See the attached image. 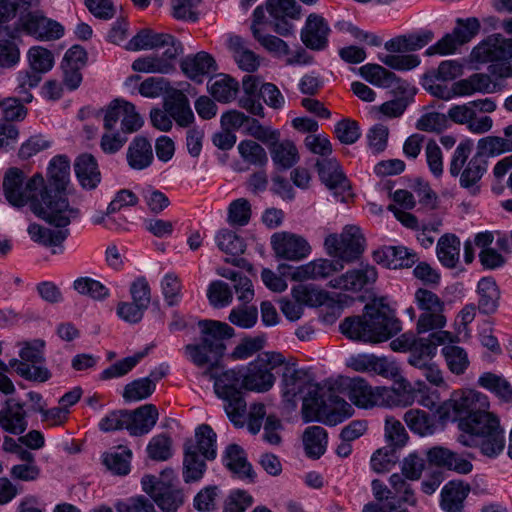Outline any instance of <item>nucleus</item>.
Listing matches in <instances>:
<instances>
[{"instance_id": "f257e3e1", "label": "nucleus", "mask_w": 512, "mask_h": 512, "mask_svg": "<svg viewBox=\"0 0 512 512\" xmlns=\"http://www.w3.org/2000/svg\"><path fill=\"white\" fill-rule=\"evenodd\" d=\"M280 367L282 397L293 408L302 400V413L306 421L317 419L326 425L335 426L352 416V406L338 397L335 398L332 409L326 411L322 408V401L317 397L318 385L307 370L285 361Z\"/></svg>"}, {"instance_id": "f03ea898", "label": "nucleus", "mask_w": 512, "mask_h": 512, "mask_svg": "<svg viewBox=\"0 0 512 512\" xmlns=\"http://www.w3.org/2000/svg\"><path fill=\"white\" fill-rule=\"evenodd\" d=\"M201 342L187 344L184 354L196 367L202 369V376L207 379L216 377L221 369V359L226 350L225 338L234 335V329L227 323L203 320L199 322Z\"/></svg>"}, {"instance_id": "7ed1b4c3", "label": "nucleus", "mask_w": 512, "mask_h": 512, "mask_svg": "<svg viewBox=\"0 0 512 512\" xmlns=\"http://www.w3.org/2000/svg\"><path fill=\"white\" fill-rule=\"evenodd\" d=\"M340 330L349 339L379 343L400 332L401 323L397 318L379 308L366 305L362 316L346 318L340 324Z\"/></svg>"}, {"instance_id": "20e7f679", "label": "nucleus", "mask_w": 512, "mask_h": 512, "mask_svg": "<svg viewBox=\"0 0 512 512\" xmlns=\"http://www.w3.org/2000/svg\"><path fill=\"white\" fill-rule=\"evenodd\" d=\"M464 431L458 441L467 447H476L488 458H496L505 448V432L497 415H483L475 421L464 422Z\"/></svg>"}, {"instance_id": "39448f33", "label": "nucleus", "mask_w": 512, "mask_h": 512, "mask_svg": "<svg viewBox=\"0 0 512 512\" xmlns=\"http://www.w3.org/2000/svg\"><path fill=\"white\" fill-rule=\"evenodd\" d=\"M472 148L473 143L470 140L458 144L449 164V173L453 177L460 176V186L469 194L477 195L480 191L479 182L487 171V160L482 153H476L467 162Z\"/></svg>"}, {"instance_id": "423d86ee", "label": "nucleus", "mask_w": 512, "mask_h": 512, "mask_svg": "<svg viewBox=\"0 0 512 512\" xmlns=\"http://www.w3.org/2000/svg\"><path fill=\"white\" fill-rule=\"evenodd\" d=\"M512 39L496 33L488 36L475 46L471 59L476 63H491L489 72L500 78L512 77Z\"/></svg>"}, {"instance_id": "0eeeda50", "label": "nucleus", "mask_w": 512, "mask_h": 512, "mask_svg": "<svg viewBox=\"0 0 512 512\" xmlns=\"http://www.w3.org/2000/svg\"><path fill=\"white\" fill-rule=\"evenodd\" d=\"M214 390L219 398L224 401V409L229 419L236 426H243L246 412V402L242 396L244 388L243 370L231 369L221 375L216 373Z\"/></svg>"}, {"instance_id": "6e6552de", "label": "nucleus", "mask_w": 512, "mask_h": 512, "mask_svg": "<svg viewBox=\"0 0 512 512\" xmlns=\"http://www.w3.org/2000/svg\"><path fill=\"white\" fill-rule=\"evenodd\" d=\"M176 479L175 472L166 469L159 477L145 475L141 480L143 491L163 512H177L185 502L183 490L175 485Z\"/></svg>"}, {"instance_id": "1a4fd4ad", "label": "nucleus", "mask_w": 512, "mask_h": 512, "mask_svg": "<svg viewBox=\"0 0 512 512\" xmlns=\"http://www.w3.org/2000/svg\"><path fill=\"white\" fill-rule=\"evenodd\" d=\"M44 178L35 174L27 179L19 168H9L3 178V191L6 200L14 207L20 208L39 199L45 188Z\"/></svg>"}, {"instance_id": "9d476101", "label": "nucleus", "mask_w": 512, "mask_h": 512, "mask_svg": "<svg viewBox=\"0 0 512 512\" xmlns=\"http://www.w3.org/2000/svg\"><path fill=\"white\" fill-rule=\"evenodd\" d=\"M32 211L56 227H66L79 216V210L71 206L63 191L44 188L39 199L32 202Z\"/></svg>"}, {"instance_id": "9b49d317", "label": "nucleus", "mask_w": 512, "mask_h": 512, "mask_svg": "<svg viewBox=\"0 0 512 512\" xmlns=\"http://www.w3.org/2000/svg\"><path fill=\"white\" fill-rule=\"evenodd\" d=\"M414 302L420 310L416 323L418 334L427 333L433 329H442L446 326L445 303L436 293L419 288L415 291Z\"/></svg>"}, {"instance_id": "f8f14e48", "label": "nucleus", "mask_w": 512, "mask_h": 512, "mask_svg": "<svg viewBox=\"0 0 512 512\" xmlns=\"http://www.w3.org/2000/svg\"><path fill=\"white\" fill-rule=\"evenodd\" d=\"M326 253L343 262H352L359 258L365 247V239L357 226H346L340 235L329 234L324 241Z\"/></svg>"}, {"instance_id": "ddd939ff", "label": "nucleus", "mask_w": 512, "mask_h": 512, "mask_svg": "<svg viewBox=\"0 0 512 512\" xmlns=\"http://www.w3.org/2000/svg\"><path fill=\"white\" fill-rule=\"evenodd\" d=\"M44 341L37 339L32 342H25L19 352L20 360L11 359L9 366L26 380L45 382L51 377L47 368L38 366L44 360Z\"/></svg>"}, {"instance_id": "4468645a", "label": "nucleus", "mask_w": 512, "mask_h": 512, "mask_svg": "<svg viewBox=\"0 0 512 512\" xmlns=\"http://www.w3.org/2000/svg\"><path fill=\"white\" fill-rule=\"evenodd\" d=\"M282 364H284V357L280 353L265 352L258 355L244 373V388L256 392L268 391L275 382L272 370Z\"/></svg>"}, {"instance_id": "2eb2a0df", "label": "nucleus", "mask_w": 512, "mask_h": 512, "mask_svg": "<svg viewBox=\"0 0 512 512\" xmlns=\"http://www.w3.org/2000/svg\"><path fill=\"white\" fill-rule=\"evenodd\" d=\"M449 408L459 418L458 427L464 431V422L480 420L483 415H493L489 411L490 402L488 397L476 390H465L454 393L449 400Z\"/></svg>"}, {"instance_id": "dca6fc26", "label": "nucleus", "mask_w": 512, "mask_h": 512, "mask_svg": "<svg viewBox=\"0 0 512 512\" xmlns=\"http://www.w3.org/2000/svg\"><path fill=\"white\" fill-rule=\"evenodd\" d=\"M378 278L375 266L360 264L358 267L330 279L328 286L332 289L357 293L372 286Z\"/></svg>"}, {"instance_id": "f3484780", "label": "nucleus", "mask_w": 512, "mask_h": 512, "mask_svg": "<svg viewBox=\"0 0 512 512\" xmlns=\"http://www.w3.org/2000/svg\"><path fill=\"white\" fill-rule=\"evenodd\" d=\"M17 30L38 40L52 41L64 35V27L57 21L47 18L39 12L22 15L17 23Z\"/></svg>"}, {"instance_id": "a211bd4d", "label": "nucleus", "mask_w": 512, "mask_h": 512, "mask_svg": "<svg viewBox=\"0 0 512 512\" xmlns=\"http://www.w3.org/2000/svg\"><path fill=\"white\" fill-rule=\"evenodd\" d=\"M271 246L277 258L288 261H301L311 253V246L303 236L286 231L274 233Z\"/></svg>"}, {"instance_id": "6ab92c4d", "label": "nucleus", "mask_w": 512, "mask_h": 512, "mask_svg": "<svg viewBox=\"0 0 512 512\" xmlns=\"http://www.w3.org/2000/svg\"><path fill=\"white\" fill-rule=\"evenodd\" d=\"M343 267L340 260L319 258L294 268L290 278L298 282L327 279Z\"/></svg>"}, {"instance_id": "aec40b11", "label": "nucleus", "mask_w": 512, "mask_h": 512, "mask_svg": "<svg viewBox=\"0 0 512 512\" xmlns=\"http://www.w3.org/2000/svg\"><path fill=\"white\" fill-rule=\"evenodd\" d=\"M266 9L274 19V30L280 35H289L293 25L288 19H297L300 15L295 0H267Z\"/></svg>"}, {"instance_id": "412c9836", "label": "nucleus", "mask_w": 512, "mask_h": 512, "mask_svg": "<svg viewBox=\"0 0 512 512\" xmlns=\"http://www.w3.org/2000/svg\"><path fill=\"white\" fill-rule=\"evenodd\" d=\"M373 259L389 269L412 267L417 261V254L405 246H384L373 252Z\"/></svg>"}, {"instance_id": "4be33fe9", "label": "nucleus", "mask_w": 512, "mask_h": 512, "mask_svg": "<svg viewBox=\"0 0 512 512\" xmlns=\"http://www.w3.org/2000/svg\"><path fill=\"white\" fill-rule=\"evenodd\" d=\"M382 390H384V387H372L360 377L351 379L348 384L349 399L361 408L382 407Z\"/></svg>"}, {"instance_id": "5701e85b", "label": "nucleus", "mask_w": 512, "mask_h": 512, "mask_svg": "<svg viewBox=\"0 0 512 512\" xmlns=\"http://www.w3.org/2000/svg\"><path fill=\"white\" fill-rule=\"evenodd\" d=\"M330 28L326 20L317 14L308 16L301 31V40L312 50H323L328 44Z\"/></svg>"}, {"instance_id": "b1692460", "label": "nucleus", "mask_w": 512, "mask_h": 512, "mask_svg": "<svg viewBox=\"0 0 512 512\" xmlns=\"http://www.w3.org/2000/svg\"><path fill=\"white\" fill-rule=\"evenodd\" d=\"M0 427L11 434H21L26 430V413L21 403L13 398H9L2 403Z\"/></svg>"}, {"instance_id": "393cba45", "label": "nucleus", "mask_w": 512, "mask_h": 512, "mask_svg": "<svg viewBox=\"0 0 512 512\" xmlns=\"http://www.w3.org/2000/svg\"><path fill=\"white\" fill-rule=\"evenodd\" d=\"M181 69L188 78L201 83L204 77L209 76L217 70V65L210 54L201 51L186 56L181 62Z\"/></svg>"}, {"instance_id": "a878e982", "label": "nucleus", "mask_w": 512, "mask_h": 512, "mask_svg": "<svg viewBox=\"0 0 512 512\" xmlns=\"http://www.w3.org/2000/svg\"><path fill=\"white\" fill-rule=\"evenodd\" d=\"M164 108L178 126L189 127L194 122V113L187 96L179 91L172 92L165 98Z\"/></svg>"}, {"instance_id": "bb28decb", "label": "nucleus", "mask_w": 512, "mask_h": 512, "mask_svg": "<svg viewBox=\"0 0 512 512\" xmlns=\"http://www.w3.org/2000/svg\"><path fill=\"white\" fill-rule=\"evenodd\" d=\"M382 407H406L416 401V390L404 378L395 379L393 387H384Z\"/></svg>"}, {"instance_id": "cd10ccee", "label": "nucleus", "mask_w": 512, "mask_h": 512, "mask_svg": "<svg viewBox=\"0 0 512 512\" xmlns=\"http://www.w3.org/2000/svg\"><path fill=\"white\" fill-rule=\"evenodd\" d=\"M316 167L321 181L330 189L344 192L350 185L340 164L335 158H324L317 161Z\"/></svg>"}, {"instance_id": "c85d7f7f", "label": "nucleus", "mask_w": 512, "mask_h": 512, "mask_svg": "<svg viewBox=\"0 0 512 512\" xmlns=\"http://www.w3.org/2000/svg\"><path fill=\"white\" fill-rule=\"evenodd\" d=\"M127 430L132 436H140L150 432L158 420V411L153 404H145L134 411H128Z\"/></svg>"}, {"instance_id": "c756f323", "label": "nucleus", "mask_w": 512, "mask_h": 512, "mask_svg": "<svg viewBox=\"0 0 512 512\" xmlns=\"http://www.w3.org/2000/svg\"><path fill=\"white\" fill-rule=\"evenodd\" d=\"M127 163L134 170L149 167L154 159L151 143L146 137L137 136L129 144L126 153Z\"/></svg>"}, {"instance_id": "7c9ffc66", "label": "nucleus", "mask_w": 512, "mask_h": 512, "mask_svg": "<svg viewBox=\"0 0 512 512\" xmlns=\"http://www.w3.org/2000/svg\"><path fill=\"white\" fill-rule=\"evenodd\" d=\"M496 83L490 75L485 73H474L465 79L455 82V91L458 97L471 96L476 93L489 94L496 91Z\"/></svg>"}, {"instance_id": "2f4dec72", "label": "nucleus", "mask_w": 512, "mask_h": 512, "mask_svg": "<svg viewBox=\"0 0 512 512\" xmlns=\"http://www.w3.org/2000/svg\"><path fill=\"white\" fill-rule=\"evenodd\" d=\"M28 234L34 242L44 246L53 247L52 253L59 254L63 252L62 243L68 237L69 230H55L33 223L28 227Z\"/></svg>"}, {"instance_id": "473e14b6", "label": "nucleus", "mask_w": 512, "mask_h": 512, "mask_svg": "<svg viewBox=\"0 0 512 512\" xmlns=\"http://www.w3.org/2000/svg\"><path fill=\"white\" fill-rule=\"evenodd\" d=\"M225 466L234 476L243 480H253L254 471L251 464L247 461L245 451L237 444L229 445L223 457Z\"/></svg>"}, {"instance_id": "72a5a7b5", "label": "nucleus", "mask_w": 512, "mask_h": 512, "mask_svg": "<svg viewBox=\"0 0 512 512\" xmlns=\"http://www.w3.org/2000/svg\"><path fill=\"white\" fill-rule=\"evenodd\" d=\"M477 294L478 309L481 313L493 314L496 312L499 305L500 291L493 278H481L477 285Z\"/></svg>"}, {"instance_id": "f704fd0d", "label": "nucleus", "mask_w": 512, "mask_h": 512, "mask_svg": "<svg viewBox=\"0 0 512 512\" xmlns=\"http://www.w3.org/2000/svg\"><path fill=\"white\" fill-rule=\"evenodd\" d=\"M228 48L240 69L254 72L260 65L259 57L238 36H232L228 40Z\"/></svg>"}, {"instance_id": "c9c22d12", "label": "nucleus", "mask_w": 512, "mask_h": 512, "mask_svg": "<svg viewBox=\"0 0 512 512\" xmlns=\"http://www.w3.org/2000/svg\"><path fill=\"white\" fill-rule=\"evenodd\" d=\"M460 239L454 234L442 235L436 246V254L440 263L449 269L456 268L460 260Z\"/></svg>"}, {"instance_id": "e433bc0d", "label": "nucleus", "mask_w": 512, "mask_h": 512, "mask_svg": "<svg viewBox=\"0 0 512 512\" xmlns=\"http://www.w3.org/2000/svg\"><path fill=\"white\" fill-rule=\"evenodd\" d=\"M470 488L463 482L451 481L442 489L441 507L446 512H461Z\"/></svg>"}, {"instance_id": "4c0bfd02", "label": "nucleus", "mask_w": 512, "mask_h": 512, "mask_svg": "<svg viewBox=\"0 0 512 512\" xmlns=\"http://www.w3.org/2000/svg\"><path fill=\"white\" fill-rule=\"evenodd\" d=\"M291 296L298 301L303 308L319 307L330 300L329 293L312 284H298L291 289Z\"/></svg>"}, {"instance_id": "58836bf2", "label": "nucleus", "mask_w": 512, "mask_h": 512, "mask_svg": "<svg viewBox=\"0 0 512 512\" xmlns=\"http://www.w3.org/2000/svg\"><path fill=\"white\" fill-rule=\"evenodd\" d=\"M75 173L83 188L94 189L100 182L97 162L90 154L80 155L76 159Z\"/></svg>"}, {"instance_id": "ea45409f", "label": "nucleus", "mask_w": 512, "mask_h": 512, "mask_svg": "<svg viewBox=\"0 0 512 512\" xmlns=\"http://www.w3.org/2000/svg\"><path fill=\"white\" fill-rule=\"evenodd\" d=\"M269 150L273 163L282 169L292 167L299 159L298 150L290 140L275 141Z\"/></svg>"}, {"instance_id": "a19ab883", "label": "nucleus", "mask_w": 512, "mask_h": 512, "mask_svg": "<svg viewBox=\"0 0 512 512\" xmlns=\"http://www.w3.org/2000/svg\"><path fill=\"white\" fill-rule=\"evenodd\" d=\"M478 385L494 393L501 401L512 402V386L503 376L485 372L478 378Z\"/></svg>"}, {"instance_id": "79ce46f5", "label": "nucleus", "mask_w": 512, "mask_h": 512, "mask_svg": "<svg viewBox=\"0 0 512 512\" xmlns=\"http://www.w3.org/2000/svg\"><path fill=\"white\" fill-rule=\"evenodd\" d=\"M303 444L309 457L319 458L324 454L327 446V433L323 427L310 426L303 434Z\"/></svg>"}, {"instance_id": "37998d69", "label": "nucleus", "mask_w": 512, "mask_h": 512, "mask_svg": "<svg viewBox=\"0 0 512 512\" xmlns=\"http://www.w3.org/2000/svg\"><path fill=\"white\" fill-rule=\"evenodd\" d=\"M183 465V479L186 483L199 481L206 470L205 462L200 459L193 445H186Z\"/></svg>"}, {"instance_id": "c03bdc74", "label": "nucleus", "mask_w": 512, "mask_h": 512, "mask_svg": "<svg viewBox=\"0 0 512 512\" xmlns=\"http://www.w3.org/2000/svg\"><path fill=\"white\" fill-rule=\"evenodd\" d=\"M436 355V347L430 339H415L410 350L408 363L415 368L424 367L425 364L432 362Z\"/></svg>"}, {"instance_id": "a18cd8bd", "label": "nucleus", "mask_w": 512, "mask_h": 512, "mask_svg": "<svg viewBox=\"0 0 512 512\" xmlns=\"http://www.w3.org/2000/svg\"><path fill=\"white\" fill-rule=\"evenodd\" d=\"M239 90L238 82L228 75H221L209 86L213 98L221 103H228L236 98Z\"/></svg>"}, {"instance_id": "49530a36", "label": "nucleus", "mask_w": 512, "mask_h": 512, "mask_svg": "<svg viewBox=\"0 0 512 512\" xmlns=\"http://www.w3.org/2000/svg\"><path fill=\"white\" fill-rule=\"evenodd\" d=\"M70 163L66 156L54 157L48 167V178L56 191H63L69 182Z\"/></svg>"}, {"instance_id": "de8ad7c7", "label": "nucleus", "mask_w": 512, "mask_h": 512, "mask_svg": "<svg viewBox=\"0 0 512 512\" xmlns=\"http://www.w3.org/2000/svg\"><path fill=\"white\" fill-rule=\"evenodd\" d=\"M359 74L369 83L378 87H390L396 75L379 64H366L359 68Z\"/></svg>"}, {"instance_id": "09e8293b", "label": "nucleus", "mask_w": 512, "mask_h": 512, "mask_svg": "<svg viewBox=\"0 0 512 512\" xmlns=\"http://www.w3.org/2000/svg\"><path fill=\"white\" fill-rule=\"evenodd\" d=\"M195 438L197 446L194 448L197 453L200 452L207 460L215 459L217 455V435L213 429L207 424H202L196 429Z\"/></svg>"}, {"instance_id": "8fccbe9b", "label": "nucleus", "mask_w": 512, "mask_h": 512, "mask_svg": "<svg viewBox=\"0 0 512 512\" xmlns=\"http://www.w3.org/2000/svg\"><path fill=\"white\" fill-rule=\"evenodd\" d=\"M403 420L412 432L421 436L430 435L434 432L433 419L420 409L406 411Z\"/></svg>"}, {"instance_id": "3c124183", "label": "nucleus", "mask_w": 512, "mask_h": 512, "mask_svg": "<svg viewBox=\"0 0 512 512\" xmlns=\"http://www.w3.org/2000/svg\"><path fill=\"white\" fill-rule=\"evenodd\" d=\"M441 352L448 369L453 374L461 375L466 371L470 362L464 348L457 345H445Z\"/></svg>"}, {"instance_id": "603ef678", "label": "nucleus", "mask_w": 512, "mask_h": 512, "mask_svg": "<svg viewBox=\"0 0 512 512\" xmlns=\"http://www.w3.org/2000/svg\"><path fill=\"white\" fill-rule=\"evenodd\" d=\"M237 149L243 161L249 165L262 167L268 162L265 149L253 140L241 141Z\"/></svg>"}, {"instance_id": "864d4df0", "label": "nucleus", "mask_w": 512, "mask_h": 512, "mask_svg": "<svg viewBox=\"0 0 512 512\" xmlns=\"http://www.w3.org/2000/svg\"><path fill=\"white\" fill-rule=\"evenodd\" d=\"M155 389L156 384L152 379L140 378L128 383L124 387L122 396L127 402H137L151 396Z\"/></svg>"}, {"instance_id": "5fc2aeb1", "label": "nucleus", "mask_w": 512, "mask_h": 512, "mask_svg": "<svg viewBox=\"0 0 512 512\" xmlns=\"http://www.w3.org/2000/svg\"><path fill=\"white\" fill-rule=\"evenodd\" d=\"M132 452L129 449L119 448L117 451L107 452L103 455V464L108 470L117 475H126L130 471Z\"/></svg>"}, {"instance_id": "6e6d98bb", "label": "nucleus", "mask_w": 512, "mask_h": 512, "mask_svg": "<svg viewBox=\"0 0 512 512\" xmlns=\"http://www.w3.org/2000/svg\"><path fill=\"white\" fill-rule=\"evenodd\" d=\"M161 292L167 305L176 306L182 299V281L174 272L166 273L160 282Z\"/></svg>"}, {"instance_id": "4d7b16f0", "label": "nucleus", "mask_w": 512, "mask_h": 512, "mask_svg": "<svg viewBox=\"0 0 512 512\" xmlns=\"http://www.w3.org/2000/svg\"><path fill=\"white\" fill-rule=\"evenodd\" d=\"M29 66L32 71L42 74L50 71L54 66L52 52L42 46H33L27 53Z\"/></svg>"}, {"instance_id": "13d9d810", "label": "nucleus", "mask_w": 512, "mask_h": 512, "mask_svg": "<svg viewBox=\"0 0 512 512\" xmlns=\"http://www.w3.org/2000/svg\"><path fill=\"white\" fill-rule=\"evenodd\" d=\"M162 38H166V33H156L152 30H142L137 33L126 44V49L130 51L159 49Z\"/></svg>"}, {"instance_id": "bf43d9fd", "label": "nucleus", "mask_w": 512, "mask_h": 512, "mask_svg": "<svg viewBox=\"0 0 512 512\" xmlns=\"http://www.w3.org/2000/svg\"><path fill=\"white\" fill-rule=\"evenodd\" d=\"M73 289L95 300H104L109 296V289L101 282L90 277H79L73 282Z\"/></svg>"}, {"instance_id": "052dcab7", "label": "nucleus", "mask_w": 512, "mask_h": 512, "mask_svg": "<svg viewBox=\"0 0 512 512\" xmlns=\"http://www.w3.org/2000/svg\"><path fill=\"white\" fill-rule=\"evenodd\" d=\"M41 75L34 71L22 70L17 73L15 91L24 103H30L33 99L30 90L38 86Z\"/></svg>"}, {"instance_id": "680f3d73", "label": "nucleus", "mask_w": 512, "mask_h": 512, "mask_svg": "<svg viewBox=\"0 0 512 512\" xmlns=\"http://www.w3.org/2000/svg\"><path fill=\"white\" fill-rule=\"evenodd\" d=\"M228 320L239 328L250 329L257 323L258 309L254 305L237 306L230 311Z\"/></svg>"}, {"instance_id": "e2e57ef3", "label": "nucleus", "mask_w": 512, "mask_h": 512, "mask_svg": "<svg viewBox=\"0 0 512 512\" xmlns=\"http://www.w3.org/2000/svg\"><path fill=\"white\" fill-rule=\"evenodd\" d=\"M215 241L218 248L226 254L235 256L242 254L245 250L242 238L227 229L220 230L215 236Z\"/></svg>"}, {"instance_id": "0e129e2a", "label": "nucleus", "mask_w": 512, "mask_h": 512, "mask_svg": "<svg viewBox=\"0 0 512 512\" xmlns=\"http://www.w3.org/2000/svg\"><path fill=\"white\" fill-rule=\"evenodd\" d=\"M266 343L264 335L244 338L232 351L233 360H246L262 350Z\"/></svg>"}, {"instance_id": "69168bd1", "label": "nucleus", "mask_w": 512, "mask_h": 512, "mask_svg": "<svg viewBox=\"0 0 512 512\" xmlns=\"http://www.w3.org/2000/svg\"><path fill=\"white\" fill-rule=\"evenodd\" d=\"M147 354V350L139 352L133 356L124 358L110 367L102 371L100 378L102 380H109L113 378H119L129 373L138 362Z\"/></svg>"}, {"instance_id": "338daca9", "label": "nucleus", "mask_w": 512, "mask_h": 512, "mask_svg": "<svg viewBox=\"0 0 512 512\" xmlns=\"http://www.w3.org/2000/svg\"><path fill=\"white\" fill-rule=\"evenodd\" d=\"M207 297L210 304L216 308H222L230 305L233 300V294L229 285L221 280L210 283L207 290Z\"/></svg>"}, {"instance_id": "774afa93", "label": "nucleus", "mask_w": 512, "mask_h": 512, "mask_svg": "<svg viewBox=\"0 0 512 512\" xmlns=\"http://www.w3.org/2000/svg\"><path fill=\"white\" fill-rule=\"evenodd\" d=\"M398 461L396 450L392 446H386L376 450L370 460L373 471L383 473L389 471Z\"/></svg>"}]
</instances>
